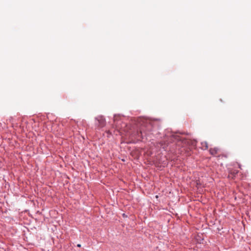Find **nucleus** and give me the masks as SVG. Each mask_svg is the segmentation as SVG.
<instances>
[{
  "instance_id": "f257e3e1",
  "label": "nucleus",
  "mask_w": 251,
  "mask_h": 251,
  "mask_svg": "<svg viewBox=\"0 0 251 251\" xmlns=\"http://www.w3.org/2000/svg\"><path fill=\"white\" fill-rule=\"evenodd\" d=\"M152 129V125L150 121H147L145 126H143L139 132H137V137L143 138V135H146L148 131Z\"/></svg>"
},
{
  "instance_id": "f03ea898",
  "label": "nucleus",
  "mask_w": 251,
  "mask_h": 251,
  "mask_svg": "<svg viewBox=\"0 0 251 251\" xmlns=\"http://www.w3.org/2000/svg\"><path fill=\"white\" fill-rule=\"evenodd\" d=\"M98 122V126L100 128L104 127L106 125V121L104 118L102 116H99L95 118Z\"/></svg>"
},
{
  "instance_id": "7ed1b4c3",
  "label": "nucleus",
  "mask_w": 251,
  "mask_h": 251,
  "mask_svg": "<svg viewBox=\"0 0 251 251\" xmlns=\"http://www.w3.org/2000/svg\"><path fill=\"white\" fill-rule=\"evenodd\" d=\"M219 151V149L218 148H211L209 150L210 153L213 155H216Z\"/></svg>"
},
{
  "instance_id": "20e7f679",
  "label": "nucleus",
  "mask_w": 251,
  "mask_h": 251,
  "mask_svg": "<svg viewBox=\"0 0 251 251\" xmlns=\"http://www.w3.org/2000/svg\"><path fill=\"white\" fill-rule=\"evenodd\" d=\"M201 145H202V148L203 149H208V144L206 142L201 143Z\"/></svg>"
},
{
  "instance_id": "39448f33",
  "label": "nucleus",
  "mask_w": 251,
  "mask_h": 251,
  "mask_svg": "<svg viewBox=\"0 0 251 251\" xmlns=\"http://www.w3.org/2000/svg\"><path fill=\"white\" fill-rule=\"evenodd\" d=\"M172 138L173 139V141H175V140L178 141V140H180V139L179 138V137L177 135H173Z\"/></svg>"
},
{
  "instance_id": "423d86ee",
  "label": "nucleus",
  "mask_w": 251,
  "mask_h": 251,
  "mask_svg": "<svg viewBox=\"0 0 251 251\" xmlns=\"http://www.w3.org/2000/svg\"><path fill=\"white\" fill-rule=\"evenodd\" d=\"M238 173V171H235H235H234L233 172V174H234V175L237 174Z\"/></svg>"
},
{
  "instance_id": "0eeeda50",
  "label": "nucleus",
  "mask_w": 251,
  "mask_h": 251,
  "mask_svg": "<svg viewBox=\"0 0 251 251\" xmlns=\"http://www.w3.org/2000/svg\"><path fill=\"white\" fill-rule=\"evenodd\" d=\"M80 246H81V245L80 244L77 245V247H80Z\"/></svg>"
}]
</instances>
